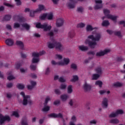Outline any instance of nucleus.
<instances>
[{
    "instance_id": "nucleus-1",
    "label": "nucleus",
    "mask_w": 125,
    "mask_h": 125,
    "mask_svg": "<svg viewBox=\"0 0 125 125\" xmlns=\"http://www.w3.org/2000/svg\"><path fill=\"white\" fill-rule=\"evenodd\" d=\"M88 39L92 40L93 42L87 39L85 41V43L86 44H88V46H89L90 48H94L96 44H97V43L96 42L100 41V39H101V34L96 33L95 37L94 35H91L88 36Z\"/></svg>"
},
{
    "instance_id": "nucleus-2",
    "label": "nucleus",
    "mask_w": 125,
    "mask_h": 125,
    "mask_svg": "<svg viewBox=\"0 0 125 125\" xmlns=\"http://www.w3.org/2000/svg\"><path fill=\"white\" fill-rule=\"evenodd\" d=\"M36 27L37 29H43V30L45 32H47V31H50L51 30V26L49 25L47 26V24H42L41 22H37L36 23Z\"/></svg>"
},
{
    "instance_id": "nucleus-3",
    "label": "nucleus",
    "mask_w": 125,
    "mask_h": 125,
    "mask_svg": "<svg viewBox=\"0 0 125 125\" xmlns=\"http://www.w3.org/2000/svg\"><path fill=\"white\" fill-rule=\"evenodd\" d=\"M21 95H22L23 98L22 102L23 105H27V104H31L32 103L30 96H25V93L23 92H21Z\"/></svg>"
},
{
    "instance_id": "nucleus-4",
    "label": "nucleus",
    "mask_w": 125,
    "mask_h": 125,
    "mask_svg": "<svg viewBox=\"0 0 125 125\" xmlns=\"http://www.w3.org/2000/svg\"><path fill=\"white\" fill-rule=\"evenodd\" d=\"M55 48L58 51H62L64 50V46L59 42H55Z\"/></svg>"
},
{
    "instance_id": "nucleus-5",
    "label": "nucleus",
    "mask_w": 125,
    "mask_h": 125,
    "mask_svg": "<svg viewBox=\"0 0 125 125\" xmlns=\"http://www.w3.org/2000/svg\"><path fill=\"white\" fill-rule=\"evenodd\" d=\"M122 114H124V111L122 109H118L116 112L111 113L109 115V117L110 118H115V117H117L119 115H122Z\"/></svg>"
},
{
    "instance_id": "nucleus-6",
    "label": "nucleus",
    "mask_w": 125,
    "mask_h": 125,
    "mask_svg": "<svg viewBox=\"0 0 125 125\" xmlns=\"http://www.w3.org/2000/svg\"><path fill=\"white\" fill-rule=\"evenodd\" d=\"M5 121H10V118L8 116H3L2 115L0 114V125H2Z\"/></svg>"
},
{
    "instance_id": "nucleus-7",
    "label": "nucleus",
    "mask_w": 125,
    "mask_h": 125,
    "mask_svg": "<svg viewBox=\"0 0 125 125\" xmlns=\"http://www.w3.org/2000/svg\"><path fill=\"white\" fill-rule=\"evenodd\" d=\"M108 52H110V49H105L103 51H100L96 53V56H104L105 54H107Z\"/></svg>"
},
{
    "instance_id": "nucleus-8",
    "label": "nucleus",
    "mask_w": 125,
    "mask_h": 125,
    "mask_svg": "<svg viewBox=\"0 0 125 125\" xmlns=\"http://www.w3.org/2000/svg\"><path fill=\"white\" fill-rule=\"evenodd\" d=\"M56 24L57 27H61L63 26V24H64V20L61 18L58 19L57 20Z\"/></svg>"
},
{
    "instance_id": "nucleus-9",
    "label": "nucleus",
    "mask_w": 125,
    "mask_h": 125,
    "mask_svg": "<svg viewBox=\"0 0 125 125\" xmlns=\"http://www.w3.org/2000/svg\"><path fill=\"white\" fill-rule=\"evenodd\" d=\"M69 63H70V59L68 58H64L63 62H59V64L62 66H63V65H68Z\"/></svg>"
},
{
    "instance_id": "nucleus-10",
    "label": "nucleus",
    "mask_w": 125,
    "mask_h": 125,
    "mask_svg": "<svg viewBox=\"0 0 125 125\" xmlns=\"http://www.w3.org/2000/svg\"><path fill=\"white\" fill-rule=\"evenodd\" d=\"M31 85H27V88L28 89H33L36 85H37V82L35 81H31Z\"/></svg>"
},
{
    "instance_id": "nucleus-11",
    "label": "nucleus",
    "mask_w": 125,
    "mask_h": 125,
    "mask_svg": "<svg viewBox=\"0 0 125 125\" xmlns=\"http://www.w3.org/2000/svg\"><path fill=\"white\" fill-rule=\"evenodd\" d=\"M70 2L67 4L68 7H69L71 9L75 8V0H69Z\"/></svg>"
},
{
    "instance_id": "nucleus-12",
    "label": "nucleus",
    "mask_w": 125,
    "mask_h": 125,
    "mask_svg": "<svg viewBox=\"0 0 125 125\" xmlns=\"http://www.w3.org/2000/svg\"><path fill=\"white\" fill-rule=\"evenodd\" d=\"M5 43L7 44V45L11 46V45H13V43H14V42L13 41V40L8 39L6 40Z\"/></svg>"
},
{
    "instance_id": "nucleus-13",
    "label": "nucleus",
    "mask_w": 125,
    "mask_h": 125,
    "mask_svg": "<svg viewBox=\"0 0 125 125\" xmlns=\"http://www.w3.org/2000/svg\"><path fill=\"white\" fill-rule=\"evenodd\" d=\"M16 44L20 47L21 49H24V43L21 41H17L16 42Z\"/></svg>"
},
{
    "instance_id": "nucleus-14",
    "label": "nucleus",
    "mask_w": 125,
    "mask_h": 125,
    "mask_svg": "<svg viewBox=\"0 0 125 125\" xmlns=\"http://www.w3.org/2000/svg\"><path fill=\"white\" fill-rule=\"evenodd\" d=\"M49 117L51 118H62V114L61 113H59V114L52 113L49 115Z\"/></svg>"
},
{
    "instance_id": "nucleus-15",
    "label": "nucleus",
    "mask_w": 125,
    "mask_h": 125,
    "mask_svg": "<svg viewBox=\"0 0 125 125\" xmlns=\"http://www.w3.org/2000/svg\"><path fill=\"white\" fill-rule=\"evenodd\" d=\"M47 46L48 48H50V49L54 48V47H55V42H54L53 43H51V42H48Z\"/></svg>"
},
{
    "instance_id": "nucleus-16",
    "label": "nucleus",
    "mask_w": 125,
    "mask_h": 125,
    "mask_svg": "<svg viewBox=\"0 0 125 125\" xmlns=\"http://www.w3.org/2000/svg\"><path fill=\"white\" fill-rule=\"evenodd\" d=\"M79 48L81 51H86V50H88V47L86 46L80 45L79 46Z\"/></svg>"
},
{
    "instance_id": "nucleus-17",
    "label": "nucleus",
    "mask_w": 125,
    "mask_h": 125,
    "mask_svg": "<svg viewBox=\"0 0 125 125\" xmlns=\"http://www.w3.org/2000/svg\"><path fill=\"white\" fill-rule=\"evenodd\" d=\"M95 29H97V27H92V26L91 25H87L86 26V31L87 32H89L90 31H93V30H95Z\"/></svg>"
},
{
    "instance_id": "nucleus-18",
    "label": "nucleus",
    "mask_w": 125,
    "mask_h": 125,
    "mask_svg": "<svg viewBox=\"0 0 125 125\" xmlns=\"http://www.w3.org/2000/svg\"><path fill=\"white\" fill-rule=\"evenodd\" d=\"M44 9V6L43 5L40 4L38 5V9H37L36 10V11H37V12H40L41 11H42V10H43Z\"/></svg>"
},
{
    "instance_id": "nucleus-19",
    "label": "nucleus",
    "mask_w": 125,
    "mask_h": 125,
    "mask_svg": "<svg viewBox=\"0 0 125 125\" xmlns=\"http://www.w3.org/2000/svg\"><path fill=\"white\" fill-rule=\"evenodd\" d=\"M75 37V31L74 30H71L68 33V37L69 39H73Z\"/></svg>"
},
{
    "instance_id": "nucleus-20",
    "label": "nucleus",
    "mask_w": 125,
    "mask_h": 125,
    "mask_svg": "<svg viewBox=\"0 0 125 125\" xmlns=\"http://www.w3.org/2000/svg\"><path fill=\"white\" fill-rule=\"evenodd\" d=\"M102 105L103 107L106 108L108 106V99L106 98L104 99L102 103Z\"/></svg>"
},
{
    "instance_id": "nucleus-21",
    "label": "nucleus",
    "mask_w": 125,
    "mask_h": 125,
    "mask_svg": "<svg viewBox=\"0 0 125 125\" xmlns=\"http://www.w3.org/2000/svg\"><path fill=\"white\" fill-rule=\"evenodd\" d=\"M11 19V15H6L3 18L4 21H9Z\"/></svg>"
},
{
    "instance_id": "nucleus-22",
    "label": "nucleus",
    "mask_w": 125,
    "mask_h": 125,
    "mask_svg": "<svg viewBox=\"0 0 125 125\" xmlns=\"http://www.w3.org/2000/svg\"><path fill=\"white\" fill-rule=\"evenodd\" d=\"M83 87L85 90L87 91V90H89V89L91 88V86H90V85L87 84V83H85V84H84Z\"/></svg>"
},
{
    "instance_id": "nucleus-23",
    "label": "nucleus",
    "mask_w": 125,
    "mask_h": 125,
    "mask_svg": "<svg viewBox=\"0 0 125 125\" xmlns=\"http://www.w3.org/2000/svg\"><path fill=\"white\" fill-rule=\"evenodd\" d=\"M102 7H103V5L102 4H96L94 8L96 10L97 9H100V8H102Z\"/></svg>"
},
{
    "instance_id": "nucleus-24",
    "label": "nucleus",
    "mask_w": 125,
    "mask_h": 125,
    "mask_svg": "<svg viewBox=\"0 0 125 125\" xmlns=\"http://www.w3.org/2000/svg\"><path fill=\"white\" fill-rule=\"evenodd\" d=\"M108 19H111V20H113V21H117V16H114L112 15H108Z\"/></svg>"
},
{
    "instance_id": "nucleus-25",
    "label": "nucleus",
    "mask_w": 125,
    "mask_h": 125,
    "mask_svg": "<svg viewBox=\"0 0 125 125\" xmlns=\"http://www.w3.org/2000/svg\"><path fill=\"white\" fill-rule=\"evenodd\" d=\"M68 96L66 94L62 95L61 96V99L62 100V101H66L67 99H68Z\"/></svg>"
},
{
    "instance_id": "nucleus-26",
    "label": "nucleus",
    "mask_w": 125,
    "mask_h": 125,
    "mask_svg": "<svg viewBox=\"0 0 125 125\" xmlns=\"http://www.w3.org/2000/svg\"><path fill=\"white\" fill-rule=\"evenodd\" d=\"M110 25V23H109L108 21H104L102 23V26L103 27H107Z\"/></svg>"
},
{
    "instance_id": "nucleus-27",
    "label": "nucleus",
    "mask_w": 125,
    "mask_h": 125,
    "mask_svg": "<svg viewBox=\"0 0 125 125\" xmlns=\"http://www.w3.org/2000/svg\"><path fill=\"white\" fill-rule=\"evenodd\" d=\"M104 15H105V16H106V17L108 18V15H110V10L105 9H104Z\"/></svg>"
},
{
    "instance_id": "nucleus-28",
    "label": "nucleus",
    "mask_w": 125,
    "mask_h": 125,
    "mask_svg": "<svg viewBox=\"0 0 125 125\" xmlns=\"http://www.w3.org/2000/svg\"><path fill=\"white\" fill-rule=\"evenodd\" d=\"M114 35L115 36H117L119 38H122V32L121 31H114Z\"/></svg>"
},
{
    "instance_id": "nucleus-29",
    "label": "nucleus",
    "mask_w": 125,
    "mask_h": 125,
    "mask_svg": "<svg viewBox=\"0 0 125 125\" xmlns=\"http://www.w3.org/2000/svg\"><path fill=\"white\" fill-rule=\"evenodd\" d=\"M95 71L97 74H99V75H101V74H102V68L101 67L96 68Z\"/></svg>"
},
{
    "instance_id": "nucleus-30",
    "label": "nucleus",
    "mask_w": 125,
    "mask_h": 125,
    "mask_svg": "<svg viewBox=\"0 0 125 125\" xmlns=\"http://www.w3.org/2000/svg\"><path fill=\"white\" fill-rule=\"evenodd\" d=\"M47 16V14L44 13L39 17V19H40V20H45V18H46Z\"/></svg>"
},
{
    "instance_id": "nucleus-31",
    "label": "nucleus",
    "mask_w": 125,
    "mask_h": 125,
    "mask_svg": "<svg viewBox=\"0 0 125 125\" xmlns=\"http://www.w3.org/2000/svg\"><path fill=\"white\" fill-rule=\"evenodd\" d=\"M49 109H50V107L49 106L45 105L42 108V111H43V112H47L49 111Z\"/></svg>"
},
{
    "instance_id": "nucleus-32",
    "label": "nucleus",
    "mask_w": 125,
    "mask_h": 125,
    "mask_svg": "<svg viewBox=\"0 0 125 125\" xmlns=\"http://www.w3.org/2000/svg\"><path fill=\"white\" fill-rule=\"evenodd\" d=\"M22 27L25 28L26 30H30V25L27 23H23L22 24Z\"/></svg>"
},
{
    "instance_id": "nucleus-33",
    "label": "nucleus",
    "mask_w": 125,
    "mask_h": 125,
    "mask_svg": "<svg viewBox=\"0 0 125 125\" xmlns=\"http://www.w3.org/2000/svg\"><path fill=\"white\" fill-rule=\"evenodd\" d=\"M8 76L7 77V79H15L14 76L12 75V72L9 71L8 72Z\"/></svg>"
},
{
    "instance_id": "nucleus-34",
    "label": "nucleus",
    "mask_w": 125,
    "mask_h": 125,
    "mask_svg": "<svg viewBox=\"0 0 125 125\" xmlns=\"http://www.w3.org/2000/svg\"><path fill=\"white\" fill-rule=\"evenodd\" d=\"M77 28H83V27H85V24L83 22H81L77 24Z\"/></svg>"
},
{
    "instance_id": "nucleus-35",
    "label": "nucleus",
    "mask_w": 125,
    "mask_h": 125,
    "mask_svg": "<svg viewBox=\"0 0 125 125\" xmlns=\"http://www.w3.org/2000/svg\"><path fill=\"white\" fill-rule=\"evenodd\" d=\"M73 92V88L72 85H70L68 86L67 88V92L68 93H72Z\"/></svg>"
},
{
    "instance_id": "nucleus-36",
    "label": "nucleus",
    "mask_w": 125,
    "mask_h": 125,
    "mask_svg": "<svg viewBox=\"0 0 125 125\" xmlns=\"http://www.w3.org/2000/svg\"><path fill=\"white\" fill-rule=\"evenodd\" d=\"M47 18L48 20H52L53 19V14L52 13H51L50 14L47 15Z\"/></svg>"
},
{
    "instance_id": "nucleus-37",
    "label": "nucleus",
    "mask_w": 125,
    "mask_h": 125,
    "mask_svg": "<svg viewBox=\"0 0 125 125\" xmlns=\"http://www.w3.org/2000/svg\"><path fill=\"white\" fill-rule=\"evenodd\" d=\"M17 87L19 88V89H23L25 87V85L23 84H18Z\"/></svg>"
},
{
    "instance_id": "nucleus-38",
    "label": "nucleus",
    "mask_w": 125,
    "mask_h": 125,
    "mask_svg": "<svg viewBox=\"0 0 125 125\" xmlns=\"http://www.w3.org/2000/svg\"><path fill=\"white\" fill-rule=\"evenodd\" d=\"M17 17L18 18L19 22H24V18L20 17V15H17Z\"/></svg>"
},
{
    "instance_id": "nucleus-39",
    "label": "nucleus",
    "mask_w": 125,
    "mask_h": 125,
    "mask_svg": "<svg viewBox=\"0 0 125 125\" xmlns=\"http://www.w3.org/2000/svg\"><path fill=\"white\" fill-rule=\"evenodd\" d=\"M32 56L34 58H35V57H37V58H39V57L40 56V53H36V52H33V53H32Z\"/></svg>"
},
{
    "instance_id": "nucleus-40",
    "label": "nucleus",
    "mask_w": 125,
    "mask_h": 125,
    "mask_svg": "<svg viewBox=\"0 0 125 125\" xmlns=\"http://www.w3.org/2000/svg\"><path fill=\"white\" fill-rule=\"evenodd\" d=\"M37 12H38L36 11V10H35V11H31L30 12V16L31 17H34V16H35V13H37Z\"/></svg>"
},
{
    "instance_id": "nucleus-41",
    "label": "nucleus",
    "mask_w": 125,
    "mask_h": 125,
    "mask_svg": "<svg viewBox=\"0 0 125 125\" xmlns=\"http://www.w3.org/2000/svg\"><path fill=\"white\" fill-rule=\"evenodd\" d=\"M39 61H40V59H39V58H33L32 59V63H38Z\"/></svg>"
},
{
    "instance_id": "nucleus-42",
    "label": "nucleus",
    "mask_w": 125,
    "mask_h": 125,
    "mask_svg": "<svg viewBox=\"0 0 125 125\" xmlns=\"http://www.w3.org/2000/svg\"><path fill=\"white\" fill-rule=\"evenodd\" d=\"M123 84L120 82H116L114 83V86L116 87L122 86Z\"/></svg>"
},
{
    "instance_id": "nucleus-43",
    "label": "nucleus",
    "mask_w": 125,
    "mask_h": 125,
    "mask_svg": "<svg viewBox=\"0 0 125 125\" xmlns=\"http://www.w3.org/2000/svg\"><path fill=\"white\" fill-rule=\"evenodd\" d=\"M100 77L99 74H94L92 76V79H98Z\"/></svg>"
},
{
    "instance_id": "nucleus-44",
    "label": "nucleus",
    "mask_w": 125,
    "mask_h": 125,
    "mask_svg": "<svg viewBox=\"0 0 125 125\" xmlns=\"http://www.w3.org/2000/svg\"><path fill=\"white\" fill-rule=\"evenodd\" d=\"M106 32L108 34H109V35H113V34H114L115 33V31H113L112 30H109V29H107L106 30Z\"/></svg>"
},
{
    "instance_id": "nucleus-45",
    "label": "nucleus",
    "mask_w": 125,
    "mask_h": 125,
    "mask_svg": "<svg viewBox=\"0 0 125 125\" xmlns=\"http://www.w3.org/2000/svg\"><path fill=\"white\" fill-rule=\"evenodd\" d=\"M110 123L111 124H118L119 121L118 119H113L110 121Z\"/></svg>"
},
{
    "instance_id": "nucleus-46",
    "label": "nucleus",
    "mask_w": 125,
    "mask_h": 125,
    "mask_svg": "<svg viewBox=\"0 0 125 125\" xmlns=\"http://www.w3.org/2000/svg\"><path fill=\"white\" fill-rule=\"evenodd\" d=\"M14 28L16 29L17 28H20V24L19 23L16 22L14 24Z\"/></svg>"
},
{
    "instance_id": "nucleus-47",
    "label": "nucleus",
    "mask_w": 125,
    "mask_h": 125,
    "mask_svg": "<svg viewBox=\"0 0 125 125\" xmlns=\"http://www.w3.org/2000/svg\"><path fill=\"white\" fill-rule=\"evenodd\" d=\"M12 115L18 118L19 117V114H18V112L17 111H14L13 112Z\"/></svg>"
},
{
    "instance_id": "nucleus-48",
    "label": "nucleus",
    "mask_w": 125,
    "mask_h": 125,
    "mask_svg": "<svg viewBox=\"0 0 125 125\" xmlns=\"http://www.w3.org/2000/svg\"><path fill=\"white\" fill-rule=\"evenodd\" d=\"M96 84L97 85H99V86H100V87H101V86H102V82L99 81H97L96 82Z\"/></svg>"
},
{
    "instance_id": "nucleus-49",
    "label": "nucleus",
    "mask_w": 125,
    "mask_h": 125,
    "mask_svg": "<svg viewBox=\"0 0 125 125\" xmlns=\"http://www.w3.org/2000/svg\"><path fill=\"white\" fill-rule=\"evenodd\" d=\"M21 66H22V63L21 62H18V63H17L16 64V68L17 69H20V67H21Z\"/></svg>"
},
{
    "instance_id": "nucleus-50",
    "label": "nucleus",
    "mask_w": 125,
    "mask_h": 125,
    "mask_svg": "<svg viewBox=\"0 0 125 125\" xmlns=\"http://www.w3.org/2000/svg\"><path fill=\"white\" fill-rule=\"evenodd\" d=\"M71 69H73V70H76V69H77V64H76L75 63L71 64Z\"/></svg>"
},
{
    "instance_id": "nucleus-51",
    "label": "nucleus",
    "mask_w": 125,
    "mask_h": 125,
    "mask_svg": "<svg viewBox=\"0 0 125 125\" xmlns=\"http://www.w3.org/2000/svg\"><path fill=\"white\" fill-rule=\"evenodd\" d=\"M95 2L96 4H102V0H95Z\"/></svg>"
},
{
    "instance_id": "nucleus-52",
    "label": "nucleus",
    "mask_w": 125,
    "mask_h": 125,
    "mask_svg": "<svg viewBox=\"0 0 125 125\" xmlns=\"http://www.w3.org/2000/svg\"><path fill=\"white\" fill-rule=\"evenodd\" d=\"M49 73H50V70L49 69V67H47L45 71V75H48Z\"/></svg>"
},
{
    "instance_id": "nucleus-53",
    "label": "nucleus",
    "mask_w": 125,
    "mask_h": 125,
    "mask_svg": "<svg viewBox=\"0 0 125 125\" xmlns=\"http://www.w3.org/2000/svg\"><path fill=\"white\" fill-rule=\"evenodd\" d=\"M15 1L16 2L17 5H21V0H15Z\"/></svg>"
},
{
    "instance_id": "nucleus-54",
    "label": "nucleus",
    "mask_w": 125,
    "mask_h": 125,
    "mask_svg": "<svg viewBox=\"0 0 125 125\" xmlns=\"http://www.w3.org/2000/svg\"><path fill=\"white\" fill-rule=\"evenodd\" d=\"M36 65H34L33 64L30 65V69L31 70H33V71H36Z\"/></svg>"
},
{
    "instance_id": "nucleus-55",
    "label": "nucleus",
    "mask_w": 125,
    "mask_h": 125,
    "mask_svg": "<svg viewBox=\"0 0 125 125\" xmlns=\"http://www.w3.org/2000/svg\"><path fill=\"white\" fill-rule=\"evenodd\" d=\"M51 63H52V65H61V64H59V62H56L54 61H52Z\"/></svg>"
},
{
    "instance_id": "nucleus-56",
    "label": "nucleus",
    "mask_w": 125,
    "mask_h": 125,
    "mask_svg": "<svg viewBox=\"0 0 125 125\" xmlns=\"http://www.w3.org/2000/svg\"><path fill=\"white\" fill-rule=\"evenodd\" d=\"M4 5H6V6H7L8 7H13V6L8 3H4Z\"/></svg>"
},
{
    "instance_id": "nucleus-57",
    "label": "nucleus",
    "mask_w": 125,
    "mask_h": 125,
    "mask_svg": "<svg viewBox=\"0 0 125 125\" xmlns=\"http://www.w3.org/2000/svg\"><path fill=\"white\" fill-rule=\"evenodd\" d=\"M49 100H50V97H47L45 99V104H47V102H48V101H49Z\"/></svg>"
},
{
    "instance_id": "nucleus-58",
    "label": "nucleus",
    "mask_w": 125,
    "mask_h": 125,
    "mask_svg": "<svg viewBox=\"0 0 125 125\" xmlns=\"http://www.w3.org/2000/svg\"><path fill=\"white\" fill-rule=\"evenodd\" d=\"M87 54L88 55H94L95 54V53L94 52V51H90L87 53Z\"/></svg>"
},
{
    "instance_id": "nucleus-59",
    "label": "nucleus",
    "mask_w": 125,
    "mask_h": 125,
    "mask_svg": "<svg viewBox=\"0 0 125 125\" xmlns=\"http://www.w3.org/2000/svg\"><path fill=\"white\" fill-rule=\"evenodd\" d=\"M47 36H49V37H53L54 33H53V32H50L47 34Z\"/></svg>"
},
{
    "instance_id": "nucleus-60",
    "label": "nucleus",
    "mask_w": 125,
    "mask_h": 125,
    "mask_svg": "<svg viewBox=\"0 0 125 125\" xmlns=\"http://www.w3.org/2000/svg\"><path fill=\"white\" fill-rule=\"evenodd\" d=\"M77 10L79 11V12H83V9L82 8V7H80L77 8Z\"/></svg>"
},
{
    "instance_id": "nucleus-61",
    "label": "nucleus",
    "mask_w": 125,
    "mask_h": 125,
    "mask_svg": "<svg viewBox=\"0 0 125 125\" xmlns=\"http://www.w3.org/2000/svg\"><path fill=\"white\" fill-rule=\"evenodd\" d=\"M6 29L8 30H11L12 28H11V25L9 24L6 25Z\"/></svg>"
},
{
    "instance_id": "nucleus-62",
    "label": "nucleus",
    "mask_w": 125,
    "mask_h": 125,
    "mask_svg": "<svg viewBox=\"0 0 125 125\" xmlns=\"http://www.w3.org/2000/svg\"><path fill=\"white\" fill-rule=\"evenodd\" d=\"M100 94L102 95V94H104V93H106V90H102L99 91Z\"/></svg>"
},
{
    "instance_id": "nucleus-63",
    "label": "nucleus",
    "mask_w": 125,
    "mask_h": 125,
    "mask_svg": "<svg viewBox=\"0 0 125 125\" xmlns=\"http://www.w3.org/2000/svg\"><path fill=\"white\" fill-rule=\"evenodd\" d=\"M56 57L58 58V59H62V55L57 54L56 55Z\"/></svg>"
},
{
    "instance_id": "nucleus-64",
    "label": "nucleus",
    "mask_w": 125,
    "mask_h": 125,
    "mask_svg": "<svg viewBox=\"0 0 125 125\" xmlns=\"http://www.w3.org/2000/svg\"><path fill=\"white\" fill-rule=\"evenodd\" d=\"M21 125H28L26 121H23L21 122Z\"/></svg>"
}]
</instances>
